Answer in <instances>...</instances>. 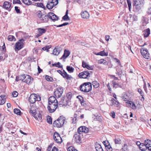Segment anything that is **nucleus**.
<instances>
[{
	"instance_id": "nucleus-1",
	"label": "nucleus",
	"mask_w": 151,
	"mask_h": 151,
	"mask_svg": "<svg viewBox=\"0 0 151 151\" xmlns=\"http://www.w3.org/2000/svg\"><path fill=\"white\" fill-rule=\"evenodd\" d=\"M80 90L84 92H88L92 89V85L90 82L85 83L80 87Z\"/></svg>"
},
{
	"instance_id": "nucleus-2",
	"label": "nucleus",
	"mask_w": 151,
	"mask_h": 151,
	"mask_svg": "<svg viewBox=\"0 0 151 151\" xmlns=\"http://www.w3.org/2000/svg\"><path fill=\"white\" fill-rule=\"evenodd\" d=\"M65 122V118L63 116H60L54 122L53 124L54 127L60 128L63 126Z\"/></svg>"
},
{
	"instance_id": "nucleus-3",
	"label": "nucleus",
	"mask_w": 151,
	"mask_h": 151,
	"mask_svg": "<svg viewBox=\"0 0 151 151\" xmlns=\"http://www.w3.org/2000/svg\"><path fill=\"white\" fill-rule=\"evenodd\" d=\"M24 43V40L23 39H21L17 42L14 46V49L15 51L17 52L22 49L23 47Z\"/></svg>"
},
{
	"instance_id": "nucleus-4",
	"label": "nucleus",
	"mask_w": 151,
	"mask_h": 151,
	"mask_svg": "<svg viewBox=\"0 0 151 151\" xmlns=\"http://www.w3.org/2000/svg\"><path fill=\"white\" fill-rule=\"evenodd\" d=\"M40 100L41 98L39 96L35 94H32L30 95L29 101L31 104H33L36 101H40Z\"/></svg>"
},
{
	"instance_id": "nucleus-5",
	"label": "nucleus",
	"mask_w": 151,
	"mask_h": 151,
	"mask_svg": "<svg viewBox=\"0 0 151 151\" xmlns=\"http://www.w3.org/2000/svg\"><path fill=\"white\" fill-rule=\"evenodd\" d=\"M21 77H22L23 81L27 84L32 83L33 80V78L28 75H22Z\"/></svg>"
},
{
	"instance_id": "nucleus-6",
	"label": "nucleus",
	"mask_w": 151,
	"mask_h": 151,
	"mask_svg": "<svg viewBox=\"0 0 151 151\" xmlns=\"http://www.w3.org/2000/svg\"><path fill=\"white\" fill-rule=\"evenodd\" d=\"M58 104H55V103L54 104H49V105L47 106L48 111L50 113L54 112L58 107Z\"/></svg>"
},
{
	"instance_id": "nucleus-7",
	"label": "nucleus",
	"mask_w": 151,
	"mask_h": 151,
	"mask_svg": "<svg viewBox=\"0 0 151 151\" xmlns=\"http://www.w3.org/2000/svg\"><path fill=\"white\" fill-rule=\"evenodd\" d=\"M140 52L142 55L146 59H150V56L147 49L142 48L140 50Z\"/></svg>"
},
{
	"instance_id": "nucleus-8",
	"label": "nucleus",
	"mask_w": 151,
	"mask_h": 151,
	"mask_svg": "<svg viewBox=\"0 0 151 151\" xmlns=\"http://www.w3.org/2000/svg\"><path fill=\"white\" fill-rule=\"evenodd\" d=\"M134 6L136 9L139 10L140 9L144 4L143 0H136L134 2Z\"/></svg>"
},
{
	"instance_id": "nucleus-9",
	"label": "nucleus",
	"mask_w": 151,
	"mask_h": 151,
	"mask_svg": "<svg viewBox=\"0 0 151 151\" xmlns=\"http://www.w3.org/2000/svg\"><path fill=\"white\" fill-rule=\"evenodd\" d=\"M58 0H52L51 1L48 2L46 7L48 9H51L54 6L58 4Z\"/></svg>"
},
{
	"instance_id": "nucleus-10",
	"label": "nucleus",
	"mask_w": 151,
	"mask_h": 151,
	"mask_svg": "<svg viewBox=\"0 0 151 151\" xmlns=\"http://www.w3.org/2000/svg\"><path fill=\"white\" fill-rule=\"evenodd\" d=\"M63 91V88L58 87L54 92V95L57 98H59L61 96Z\"/></svg>"
},
{
	"instance_id": "nucleus-11",
	"label": "nucleus",
	"mask_w": 151,
	"mask_h": 151,
	"mask_svg": "<svg viewBox=\"0 0 151 151\" xmlns=\"http://www.w3.org/2000/svg\"><path fill=\"white\" fill-rule=\"evenodd\" d=\"M78 76L80 78H86L90 77V73L88 71H84L80 73Z\"/></svg>"
},
{
	"instance_id": "nucleus-12",
	"label": "nucleus",
	"mask_w": 151,
	"mask_h": 151,
	"mask_svg": "<svg viewBox=\"0 0 151 151\" xmlns=\"http://www.w3.org/2000/svg\"><path fill=\"white\" fill-rule=\"evenodd\" d=\"M78 132L79 134H81L82 132L87 133L89 131L88 128L85 126H82L79 127L78 129Z\"/></svg>"
},
{
	"instance_id": "nucleus-13",
	"label": "nucleus",
	"mask_w": 151,
	"mask_h": 151,
	"mask_svg": "<svg viewBox=\"0 0 151 151\" xmlns=\"http://www.w3.org/2000/svg\"><path fill=\"white\" fill-rule=\"evenodd\" d=\"M53 138L54 140L57 143H60L62 142V139L59 134L57 132L54 134Z\"/></svg>"
},
{
	"instance_id": "nucleus-14",
	"label": "nucleus",
	"mask_w": 151,
	"mask_h": 151,
	"mask_svg": "<svg viewBox=\"0 0 151 151\" xmlns=\"http://www.w3.org/2000/svg\"><path fill=\"white\" fill-rule=\"evenodd\" d=\"M48 14L49 18L54 21L58 20L59 19L58 17L53 13L50 12Z\"/></svg>"
},
{
	"instance_id": "nucleus-15",
	"label": "nucleus",
	"mask_w": 151,
	"mask_h": 151,
	"mask_svg": "<svg viewBox=\"0 0 151 151\" xmlns=\"http://www.w3.org/2000/svg\"><path fill=\"white\" fill-rule=\"evenodd\" d=\"M144 146H145L147 149L151 151V140L148 139L145 140Z\"/></svg>"
},
{
	"instance_id": "nucleus-16",
	"label": "nucleus",
	"mask_w": 151,
	"mask_h": 151,
	"mask_svg": "<svg viewBox=\"0 0 151 151\" xmlns=\"http://www.w3.org/2000/svg\"><path fill=\"white\" fill-rule=\"evenodd\" d=\"M109 104L111 106L114 105L116 107H118L119 106V104L117 100L113 98L109 101Z\"/></svg>"
},
{
	"instance_id": "nucleus-17",
	"label": "nucleus",
	"mask_w": 151,
	"mask_h": 151,
	"mask_svg": "<svg viewBox=\"0 0 151 151\" xmlns=\"http://www.w3.org/2000/svg\"><path fill=\"white\" fill-rule=\"evenodd\" d=\"M30 106L29 108L30 113L32 114H34L35 115L36 112V107L35 104H30Z\"/></svg>"
},
{
	"instance_id": "nucleus-18",
	"label": "nucleus",
	"mask_w": 151,
	"mask_h": 151,
	"mask_svg": "<svg viewBox=\"0 0 151 151\" xmlns=\"http://www.w3.org/2000/svg\"><path fill=\"white\" fill-rule=\"evenodd\" d=\"M70 101L65 97H63L60 101V104L63 106L67 105Z\"/></svg>"
},
{
	"instance_id": "nucleus-19",
	"label": "nucleus",
	"mask_w": 151,
	"mask_h": 151,
	"mask_svg": "<svg viewBox=\"0 0 151 151\" xmlns=\"http://www.w3.org/2000/svg\"><path fill=\"white\" fill-rule=\"evenodd\" d=\"M49 104H54V103L58 104V101L55 97L53 96H50L48 99Z\"/></svg>"
},
{
	"instance_id": "nucleus-20",
	"label": "nucleus",
	"mask_w": 151,
	"mask_h": 151,
	"mask_svg": "<svg viewBox=\"0 0 151 151\" xmlns=\"http://www.w3.org/2000/svg\"><path fill=\"white\" fill-rule=\"evenodd\" d=\"M148 18L146 17L143 16L141 18V22L143 26H145L148 23Z\"/></svg>"
},
{
	"instance_id": "nucleus-21",
	"label": "nucleus",
	"mask_w": 151,
	"mask_h": 151,
	"mask_svg": "<svg viewBox=\"0 0 151 151\" xmlns=\"http://www.w3.org/2000/svg\"><path fill=\"white\" fill-rule=\"evenodd\" d=\"M73 138L77 142H80L81 140V138L80 135L77 133H75L73 136Z\"/></svg>"
},
{
	"instance_id": "nucleus-22",
	"label": "nucleus",
	"mask_w": 151,
	"mask_h": 151,
	"mask_svg": "<svg viewBox=\"0 0 151 151\" xmlns=\"http://www.w3.org/2000/svg\"><path fill=\"white\" fill-rule=\"evenodd\" d=\"M70 54V52L66 50H65L64 51V53L60 58L61 59L65 60L66 58Z\"/></svg>"
},
{
	"instance_id": "nucleus-23",
	"label": "nucleus",
	"mask_w": 151,
	"mask_h": 151,
	"mask_svg": "<svg viewBox=\"0 0 151 151\" xmlns=\"http://www.w3.org/2000/svg\"><path fill=\"white\" fill-rule=\"evenodd\" d=\"M81 14L82 17L84 19H87L89 17L88 13L86 11L82 12Z\"/></svg>"
},
{
	"instance_id": "nucleus-24",
	"label": "nucleus",
	"mask_w": 151,
	"mask_h": 151,
	"mask_svg": "<svg viewBox=\"0 0 151 151\" xmlns=\"http://www.w3.org/2000/svg\"><path fill=\"white\" fill-rule=\"evenodd\" d=\"M93 54L97 55H100L101 56H107L108 55V52H105L104 50L101 51L98 53L93 52Z\"/></svg>"
},
{
	"instance_id": "nucleus-25",
	"label": "nucleus",
	"mask_w": 151,
	"mask_h": 151,
	"mask_svg": "<svg viewBox=\"0 0 151 151\" xmlns=\"http://www.w3.org/2000/svg\"><path fill=\"white\" fill-rule=\"evenodd\" d=\"M82 66L84 68H86L88 70H92L93 67L92 66L90 65L86 62L83 61L82 63Z\"/></svg>"
},
{
	"instance_id": "nucleus-26",
	"label": "nucleus",
	"mask_w": 151,
	"mask_h": 151,
	"mask_svg": "<svg viewBox=\"0 0 151 151\" xmlns=\"http://www.w3.org/2000/svg\"><path fill=\"white\" fill-rule=\"evenodd\" d=\"M32 116H33L37 120L41 121L42 119V115L40 113L37 114L36 113H35V115L34 114H32Z\"/></svg>"
},
{
	"instance_id": "nucleus-27",
	"label": "nucleus",
	"mask_w": 151,
	"mask_h": 151,
	"mask_svg": "<svg viewBox=\"0 0 151 151\" xmlns=\"http://www.w3.org/2000/svg\"><path fill=\"white\" fill-rule=\"evenodd\" d=\"M11 6V4L9 2L6 1L3 4V7L6 9H8L10 8Z\"/></svg>"
},
{
	"instance_id": "nucleus-28",
	"label": "nucleus",
	"mask_w": 151,
	"mask_h": 151,
	"mask_svg": "<svg viewBox=\"0 0 151 151\" xmlns=\"http://www.w3.org/2000/svg\"><path fill=\"white\" fill-rule=\"evenodd\" d=\"M62 76L64 78L67 79H70L72 78L71 76L69 75L64 70L63 71V73Z\"/></svg>"
},
{
	"instance_id": "nucleus-29",
	"label": "nucleus",
	"mask_w": 151,
	"mask_h": 151,
	"mask_svg": "<svg viewBox=\"0 0 151 151\" xmlns=\"http://www.w3.org/2000/svg\"><path fill=\"white\" fill-rule=\"evenodd\" d=\"M5 96L4 95L0 96V105L4 104L5 102Z\"/></svg>"
},
{
	"instance_id": "nucleus-30",
	"label": "nucleus",
	"mask_w": 151,
	"mask_h": 151,
	"mask_svg": "<svg viewBox=\"0 0 151 151\" xmlns=\"http://www.w3.org/2000/svg\"><path fill=\"white\" fill-rule=\"evenodd\" d=\"M95 146L97 151H103L101 145L98 143L96 142L95 143Z\"/></svg>"
},
{
	"instance_id": "nucleus-31",
	"label": "nucleus",
	"mask_w": 151,
	"mask_h": 151,
	"mask_svg": "<svg viewBox=\"0 0 151 151\" xmlns=\"http://www.w3.org/2000/svg\"><path fill=\"white\" fill-rule=\"evenodd\" d=\"M150 34V30L148 28L145 30L144 31V37H147Z\"/></svg>"
},
{
	"instance_id": "nucleus-32",
	"label": "nucleus",
	"mask_w": 151,
	"mask_h": 151,
	"mask_svg": "<svg viewBox=\"0 0 151 151\" xmlns=\"http://www.w3.org/2000/svg\"><path fill=\"white\" fill-rule=\"evenodd\" d=\"M49 18V17L48 16V14L47 15H43V16H42L40 20L42 21V22H47Z\"/></svg>"
},
{
	"instance_id": "nucleus-33",
	"label": "nucleus",
	"mask_w": 151,
	"mask_h": 151,
	"mask_svg": "<svg viewBox=\"0 0 151 151\" xmlns=\"http://www.w3.org/2000/svg\"><path fill=\"white\" fill-rule=\"evenodd\" d=\"M38 32L41 36L43 34L45 33L46 30L44 28H38L37 29Z\"/></svg>"
},
{
	"instance_id": "nucleus-34",
	"label": "nucleus",
	"mask_w": 151,
	"mask_h": 151,
	"mask_svg": "<svg viewBox=\"0 0 151 151\" xmlns=\"http://www.w3.org/2000/svg\"><path fill=\"white\" fill-rule=\"evenodd\" d=\"M127 103L129 104V106L133 109H136V106L134 103L131 101H127Z\"/></svg>"
},
{
	"instance_id": "nucleus-35",
	"label": "nucleus",
	"mask_w": 151,
	"mask_h": 151,
	"mask_svg": "<svg viewBox=\"0 0 151 151\" xmlns=\"http://www.w3.org/2000/svg\"><path fill=\"white\" fill-rule=\"evenodd\" d=\"M98 63L99 64H103L105 65H107L108 64L107 62L104 59H101L99 60Z\"/></svg>"
},
{
	"instance_id": "nucleus-36",
	"label": "nucleus",
	"mask_w": 151,
	"mask_h": 151,
	"mask_svg": "<svg viewBox=\"0 0 151 151\" xmlns=\"http://www.w3.org/2000/svg\"><path fill=\"white\" fill-rule=\"evenodd\" d=\"M60 51L59 50L58 48V47H55L53 51L52 54L55 55H58Z\"/></svg>"
},
{
	"instance_id": "nucleus-37",
	"label": "nucleus",
	"mask_w": 151,
	"mask_h": 151,
	"mask_svg": "<svg viewBox=\"0 0 151 151\" xmlns=\"http://www.w3.org/2000/svg\"><path fill=\"white\" fill-rule=\"evenodd\" d=\"M22 2L25 4L27 5H30L32 4V2L29 0H22Z\"/></svg>"
},
{
	"instance_id": "nucleus-38",
	"label": "nucleus",
	"mask_w": 151,
	"mask_h": 151,
	"mask_svg": "<svg viewBox=\"0 0 151 151\" xmlns=\"http://www.w3.org/2000/svg\"><path fill=\"white\" fill-rule=\"evenodd\" d=\"M66 69L70 73H73L74 70V69L73 68L69 66L67 67Z\"/></svg>"
},
{
	"instance_id": "nucleus-39",
	"label": "nucleus",
	"mask_w": 151,
	"mask_h": 151,
	"mask_svg": "<svg viewBox=\"0 0 151 151\" xmlns=\"http://www.w3.org/2000/svg\"><path fill=\"white\" fill-rule=\"evenodd\" d=\"M14 111L15 114L18 115H20L21 114V113L19 109L15 108L14 109Z\"/></svg>"
},
{
	"instance_id": "nucleus-40",
	"label": "nucleus",
	"mask_w": 151,
	"mask_h": 151,
	"mask_svg": "<svg viewBox=\"0 0 151 151\" xmlns=\"http://www.w3.org/2000/svg\"><path fill=\"white\" fill-rule=\"evenodd\" d=\"M52 65L53 66H55L59 68H62L63 67V66L61 65V63L60 62H58L57 63L53 64Z\"/></svg>"
},
{
	"instance_id": "nucleus-41",
	"label": "nucleus",
	"mask_w": 151,
	"mask_h": 151,
	"mask_svg": "<svg viewBox=\"0 0 151 151\" xmlns=\"http://www.w3.org/2000/svg\"><path fill=\"white\" fill-rule=\"evenodd\" d=\"M72 93L70 92H69L66 94V97H65L67 98V99L70 101L72 98Z\"/></svg>"
},
{
	"instance_id": "nucleus-42",
	"label": "nucleus",
	"mask_w": 151,
	"mask_h": 151,
	"mask_svg": "<svg viewBox=\"0 0 151 151\" xmlns=\"http://www.w3.org/2000/svg\"><path fill=\"white\" fill-rule=\"evenodd\" d=\"M92 85L95 88H97L99 86V83L96 81H94L92 82Z\"/></svg>"
},
{
	"instance_id": "nucleus-43",
	"label": "nucleus",
	"mask_w": 151,
	"mask_h": 151,
	"mask_svg": "<svg viewBox=\"0 0 151 151\" xmlns=\"http://www.w3.org/2000/svg\"><path fill=\"white\" fill-rule=\"evenodd\" d=\"M129 16H130L131 20L133 21H137V16L135 15L132 16L130 14H129Z\"/></svg>"
},
{
	"instance_id": "nucleus-44",
	"label": "nucleus",
	"mask_w": 151,
	"mask_h": 151,
	"mask_svg": "<svg viewBox=\"0 0 151 151\" xmlns=\"http://www.w3.org/2000/svg\"><path fill=\"white\" fill-rule=\"evenodd\" d=\"M8 40L9 41H15L16 40L15 37L13 35H9L8 37Z\"/></svg>"
},
{
	"instance_id": "nucleus-45",
	"label": "nucleus",
	"mask_w": 151,
	"mask_h": 151,
	"mask_svg": "<svg viewBox=\"0 0 151 151\" xmlns=\"http://www.w3.org/2000/svg\"><path fill=\"white\" fill-rule=\"evenodd\" d=\"M113 87L114 88H116L118 87H121L120 86V85H119V84L118 83H116L115 81H113Z\"/></svg>"
},
{
	"instance_id": "nucleus-46",
	"label": "nucleus",
	"mask_w": 151,
	"mask_h": 151,
	"mask_svg": "<svg viewBox=\"0 0 151 151\" xmlns=\"http://www.w3.org/2000/svg\"><path fill=\"white\" fill-rule=\"evenodd\" d=\"M35 5H36L38 7H41L42 8H45V6H44L43 4L42 3H35Z\"/></svg>"
},
{
	"instance_id": "nucleus-47",
	"label": "nucleus",
	"mask_w": 151,
	"mask_h": 151,
	"mask_svg": "<svg viewBox=\"0 0 151 151\" xmlns=\"http://www.w3.org/2000/svg\"><path fill=\"white\" fill-rule=\"evenodd\" d=\"M68 151H77V150L75 149L72 146H70L68 147L67 149Z\"/></svg>"
},
{
	"instance_id": "nucleus-48",
	"label": "nucleus",
	"mask_w": 151,
	"mask_h": 151,
	"mask_svg": "<svg viewBox=\"0 0 151 151\" xmlns=\"http://www.w3.org/2000/svg\"><path fill=\"white\" fill-rule=\"evenodd\" d=\"M127 2L128 4L129 10L130 11L131 7V2L130 0H127Z\"/></svg>"
},
{
	"instance_id": "nucleus-49",
	"label": "nucleus",
	"mask_w": 151,
	"mask_h": 151,
	"mask_svg": "<svg viewBox=\"0 0 151 151\" xmlns=\"http://www.w3.org/2000/svg\"><path fill=\"white\" fill-rule=\"evenodd\" d=\"M77 114H75L74 116V118H73L72 120V123L73 124H75L76 122V121L77 120Z\"/></svg>"
},
{
	"instance_id": "nucleus-50",
	"label": "nucleus",
	"mask_w": 151,
	"mask_h": 151,
	"mask_svg": "<svg viewBox=\"0 0 151 151\" xmlns=\"http://www.w3.org/2000/svg\"><path fill=\"white\" fill-rule=\"evenodd\" d=\"M45 78L47 81H51L52 80V78L51 77L47 75L45 76Z\"/></svg>"
},
{
	"instance_id": "nucleus-51",
	"label": "nucleus",
	"mask_w": 151,
	"mask_h": 151,
	"mask_svg": "<svg viewBox=\"0 0 151 151\" xmlns=\"http://www.w3.org/2000/svg\"><path fill=\"white\" fill-rule=\"evenodd\" d=\"M47 122L49 124H52V118L50 116H48L47 118Z\"/></svg>"
},
{
	"instance_id": "nucleus-52",
	"label": "nucleus",
	"mask_w": 151,
	"mask_h": 151,
	"mask_svg": "<svg viewBox=\"0 0 151 151\" xmlns=\"http://www.w3.org/2000/svg\"><path fill=\"white\" fill-rule=\"evenodd\" d=\"M114 140L116 144H119L121 143V140L119 138L115 139Z\"/></svg>"
},
{
	"instance_id": "nucleus-53",
	"label": "nucleus",
	"mask_w": 151,
	"mask_h": 151,
	"mask_svg": "<svg viewBox=\"0 0 151 151\" xmlns=\"http://www.w3.org/2000/svg\"><path fill=\"white\" fill-rule=\"evenodd\" d=\"M63 19L65 21H68L69 20L68 16V15H65L63 17Z\"/></svg>"
},
{
	"instance_id": "nucleus-54",
	"label": "nucleus",
	"mask_w": 151,
	"mask_h": 151,
	"mask_svg": "<svg viewBox=\"0 0 151 151\" xmlns=\"http://www.w3.org/2000/svg\"><path fill=\"white\" fill-rule=\"evenodd\" d=\"M22 75L20 76L19 77L17 76L16 78V81H19V80H22L23 81L22 77H21Z\"/></svg>"
},
{
	"instance_id": "nucleus-55",
	"label": "nucleus",
	"mask_w": 151,
	"mask_h": 151,
	"mask_svg": "<svg viewBox=\"0 0 151 151\" xmlns=\"http://www.w3.org/2000/svg\"><path fill=\"white\" fill-rule=\"evenodd\" d=\"M68 24V22H65L63 24L58 25H55V26H56L57 27H60L63 26H65Z\"/></svg>"
},
{
	"instance_id": "nucleus-56",
	"label": "nucleus",
	"mask_w": 151,
	"mask_h": 151,
	"mask_svg": "<svg viewBox=\"0 0 151 151\" xmlns=\"http://www.w3.org/2000/svg\"><path fill=\"white\" fill-rule=\"evenodd\" d=\"M106 147H107L106 149L107 151H112V149L111 146L109 145H107Z\"/></svg>"
},
{
	"instance_id": "nucleus-57",
	"label": "nucleus",
	"mask_w": 151,
	"mask_h": 151,
	"mask_svg": "<svg viewBox=\"0 0 151 151\" xmlns=\"http://www.w3.org/2000/svg\"><path fill=\"white\" fill-rule=\"evenodd\" d=\"M127 146L126 144H124L123 147L122 148L123 151H127Z\"/></svg>"
},
{
	"instance_id": "nucleus-58",
	"label": "nucleus",
	"mask_w": 151,
	"mask_h": 151,
	"mask_svg": "<svg viewBox=\"0 0 151 151\" xmlns=\"http://www.w3.org/2000/svg\"><path fill=\"white\" fill-rule=\"evenodd\" d=\"M13 3L14 4H22L20 0H14L13 1Z\"/></svg>"
},
{
	"instance_id": "nucleus-59",
	"label": "nucleus",
	"mask_w": 151,
	"mask_h": 151,
	"mask_svg": "<svg viewBox=\"0 0 151 151\" xmlns=\"http://www.w3.org/2000/svg\"><path fill=\"white\" fill-rule=\"evenodd\" d=\"M12 95L14 97H16L18 95V93L16 91H14L12 93Z\"/></svg>"
},
{
	"instance_id": "nucleus-60",
	"label": "nucleus",
	"mask_w": 151,
	"mask_h": 151,
	"mask_svg": "<svg viewBox=\"0 0 151 151\" xmlns=\"http://www.w3.org/2000/svg\"><path fill=\"white\" fill-rule=\"evenodd\" d=\"M37 16L39 18H40V19L41 18V17H42V16H43V15H42V13L41 11H40L37 14Z\"/></svg>"
},
{
	"instance_id": "nucleus-61",
	"label": "nucleus",
	"mask_w": 151,
	"mask_h": 151,
	"mask_svg": "<svg viewBox=\"0 0 151 151\" xmlns=\"http://www.w3.org/2000/svg\"><path fill=\"white\" fill-rule=\"evenodd\" d=\"M15 9L17 13H20V11L19 9H18V7L17 6H15Z\"/></svg>"
},
{
	"instance_id": "nucleus-62",
	"label": "nucleus",
	"mask_w": 151,
	"mask_h": 151,
	"mask_svg": "<svg viewBox=\"0 0 151 151\" xmlns=\"http://www.w3.org/2000/svg\"><path fill=\"white\" fill-rule=\"evenodd\" d=\"M49 48L48 47V46H46L45 47H43L42 48V49L43 50H47V52H48L49 50L48 49Z\"/></svg>"
},
{
	"instance_id": "nucleus-63",
	"label": "nucleus",
	"mask_w": 151,
	"mask_h": 151,
	"mask_svg": "<svg viewBox=\"0 0 151 151\" xmlns=\"http://www.w3.org/2000/svg\"><path fill=\"white\" fill-rule=\"evenodd\" d=\"M147 12L149 14H151V7H149L148 8Z\"/></svg>"
},
{
	"instance_id": "nucleus-64",
	"label": "nucleus",
	"mask_w": 151,
	"mask_h": 151,
	"mask_svg": "<svg viewBox=\"0 0 151 151\" xmlns=\"http://www.w3.org/2000/svg\"><path fill=\"white\" fill-rule=\"evenodd\" d=\"M138 91L141 94V96H142L143 95V93L142 90L140 88H139L138 90Z\"/></svg>"
}]
</instances>
